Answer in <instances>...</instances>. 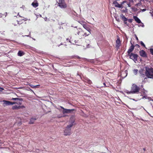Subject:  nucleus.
<instances>
[{
	"mask_svg": "<svg viewBox=\"0 0 153 153\" xmlns=\"http://www.w3.org/2000/svg\"><path fill=\"white\" fill-rule=\"evenodd\" d=\"M145 75L148 78L153 79V68L148 67H145Z\"/></svg>",
	"mask_w": 153,
	"mask_h": 153,
	"instance_id": "obj_1",
	"label": "nucleus"
},
{
	"mask_svg": "<svg viewBox=\"0 0 153 153\" xmlns=\"http://www.w3.org/2000/svg\"><path fill=\"white\" fill-rule=\"evenodd\" d=\"M139 88L136 85L134 84L131 87V91L126 90L125 91V92L128 94L135 93L137 94L139 92Z\"/></svg>",
	"mask_w": 153,
	"mask_h": 153,
	"instance_id": "obj_2",
	"label": "nucleus"
},
{
	"mask_svg": "<svg viewBox=\"0 0 153 153\" xmlns=\"http://www.w3.org/2000/svg\"><path fill=\"white\" fill-rule=\"evenodd\" d=\"M73 123L68 125L64 130V134L65 135H69L71 134V128L73 125Z\"/></svg>",
	"mask_w": 153,
	"mask_h": 153,
	"instance_id": "obj_3",
	"label": "nucleus"
},
{
	"mask_svg": "<svg viewBox=\"0 0 153 153\" xmlns=\"http://www.w3.org/2000/svg\"><path fill=\"white\" fill-rule=\"evenodd\" d=\"M59 6L61 8H65L67 7V5L64 0H56Z\"/></svg>",
	"mask_w": 153,
	"mask_h": 153,
	"instance_id": "obj_4",
	"label": "nucleus"
},
{
	"mask_svg": "<svg viewBox=\"0 0 153 153\" xmlns=\"http://www.w3.org/2000/svg\"><path fill=\"white\" fill-rule=\"evenodd\" d=\"M129 58L132 59L135 62H136L137 60V58L138 56L137 55L134 53H131L130 54H129Z\"/></svg>",
	"mask_w": 153,
	"mask_h": 153,
	"instance_id": "obj_5",
	"label": "nucleus"
},
{
	"mask_svg": "<svg viewBox=\"0 0 153 153\" xmlns=\"http://www.w3.org/2000/svg\"><path fill=\"white\" fill-rule=\"evenodd\" d=\"M3 105L4 106L10 105H13L15 103V102H12L9 101L4 100H3Z\"/></svg>",
	"mask_w": 153,
	"mask_h": 153,
	"instance_id": "obj_6",
	"label": "nucleus"
},
{
	"mask_svg": "<svg viewBox=\"0 0 153 153\" xmlns=\"http://www.w3.org/2000/svg\"><path fill=\"white\" fill-rule=\"evenodd\" d=\"M140 55L143 58H146L147 55L146 52L143 50H141L139 51Z\"/></svg>",
	"mask_w": 153,
	"mask_h": 153,
	"instance_id": "obj_7",
	"label": "nucleus"
},
{
	"mask_svg": "<svg viewBox=\"0 0 153 153\" xmlns=\"http://www.w3.org/2000/svg\"><path fill=\"white\" fill-rule=\"evenodd\" d=\"M74 110L73 109H65L64 110L62 111V113L63 114L65 113H71L72 111H74Z\"/></svg>",
	"mask_w": 153,
	"mask_h": 153,
	"instance_id": "obj_8",
	"label": "nucleus"
},
{
	"mask_svg": "<svg viewBox=\"0 0 153 153\" xmlns=\"http://www.w3.org/2000/svg\"><path fill=\"white\" fill-rule=\"evenodd\" d=\"M79 22L82 25L83 27L85 29L87 30L89 33H91V30L89 28H88L84 24H82V22Z\"/></svg>",
	"mask_w": 153,
	"mask_h": 153,
	"instance_id": "obj_9",
	"label": "nucleus"
},
{
	"mask_svg": "<svg viewBox=\"0 0 153 153\" xmlns=\"http://www.w3.org/2000/svg\"><path fill=\"white\" fill-rule=\"evenodd\" d=\"M121 45L120 41L119 38H118L116 41V46L117 48H119Z\"/></svg>",
	"mask_w": 153,
	"mask_h": 153,
	"instance_id": "obj_10",
	"label": "nucleus"
},
{
	"mask_svg": "<svg viewBox=\"0 0 153 153\" xmlns=\"http://www.w3.org/2000/svg\"><path fill=\"white\" fill-rule=\"evenodd\" d=\"M37 119L36 117H32L30 119V120L29 122V124H33L35 120Z\"/></svg>",
	"mask_w": 153,
	"mask_h": 153,
	"instance_id": "obj_11",
	"label": "nucleus"
},
{
	"mask_svg": "<svg viewBox=\"0 0 153 153\" xmlns=\"http://www.w3.org/2000/svg\"><path fill=\"white\" fill-rule=\"evenodd\" d=\"M31 5L33 7L36 8L38 6V3L36 1H35L32 3Z\"/></svg>",
	"mask_w": 153,
	"mask_h": 153,
	"instance_id": "obj_12",
	"label": "nucleus"
},
{
	"mask_svg": "<svg viewBox=\"0 0 153 153\" xmlns=\"http://www.w3.org/2000/svg\"><path fill=\"white\" fill-rule=\"evenodd\" d=\"M134 19L138 23H141V22L140 20L137 16H134L133 17Z\"/></svg>",
	"mask_w": 153,
	"mask_h": 153,
	"instance_id": "obj_13",
	"label": "nucleus"
},
{
	"mask_svg": "<svg viewBox=\"0 0 153 153\" xmlns=\"http://www.w3.org/2000/svg\"><path fill=\"white\" fill-rule=\"evenodd\" d=\"M115 4V6L117 7H118L119 8H122L123 7L120 4L117 2H116L115 3L114 2Z\"/></svg>",
	"mask_w": 153,
	"mask_h": 153,
	"instance_id": "obj_14",
	"label": "nucleus"
},
{
	"mask_svg": "<svg viewBox=\"0 0 153 153\" xmlns=\"http://www.w3.org/2000/svg\"><path fill=\"white\" fill-rule=\"evenodd\" d=\"M142 92L144 96H143L142 98L143 99L144 98H146L147 96L146 95V92H147V91H145L144 89H142Z\"/></svg>",
	"mask_w": 153,
	"mask_h": 153,
	"instance_id": "obj_15",
	"label": "nucleus"
},
{
	"mask_svg": "<svg viewBox=\"0 0 153 153\" xmlns=\"http://www.w3.org/2000/svg\"><path fill=\"white\" fill-rule=\"evenodd\" d=\"M18 54L19 56H21L24 54V53L22 51H20L18 52Z\"/></svg>",
	"mask_w": 153,
	"mask_h": 153,
	"instance_id": "obj_16",
	"label": "nucleus"
},
{
	"mask_svg": "<svg viewBox=\"0 0 153 153\" xmlns=\"http://www.w3.org/2000/svg\"><path fill=\"white\" fill-rule=\"evenodd\" d=\"M122 4H124V5H125V6L127 5L129 7H130L131 6L130 3H128L125 1H123L122 3Z\"/></svg>",
	"mask_w": 153,
	"mask_h": 153,
	"instance_id": "obj_17",
	"label": "nucleus"
},
{
	"mask_svg": "<svg viewBox=\"0 0 153 153\" xmlns=\"http://www.w3.org/2000/svg\"><path fill=\"white\" fill-rule=\"evenodd\" d=\"M134 48H129L128 51V55L129 56V54H130L131 53V52L133 51Z\"/></svg>",
	"mask_w": 153,
	"mask_h": 153,
	"instance_id": "obj_18",
	"label": "nucleus"
},
{
	"mask_svg": "<svg viewBox=\"0 0 153 153\" xmlns=\"http://www.w3.org/2000/svg\"><path fill=\"white\" fill-rule=\"evenodd\" d=\"M143 69H141L139 71V72L140 74V75L144 76V74H143Z\"/></svg>",
	"mask_w": 153,
	"mask_h": 153,
	"instance_id": "obj_19",
	"label": "nucleus"
},
{
	"mask_svg": "<svg viewBox=\"0 0 153 153\" xmlns=\"http://www.w3.org/2000/svg\"><path fill=\"white\" fill-rule=\"evenodd\" d=\"M20 108V107L19 106H17L16 105H15L13 106L12 108L13 109H18Z\"/></svg>",
	"mask_w": 153,
	"mask_h": 153,
	"instance_id": "obj_20",
	"label": "nucleus"
},
{
	"mask_svg": "<svg viewBox=\"0 0 153 153\" xmlns=\"http://www.w3.org/2000/svg\"><path fill=\"white\" fill-rule=\"evenodd\" d=\"M39 85H30V86L31 87V88H38V87L39 86Z\"/></svg>",
	"mask_w": 153,
	"mask_h": 153,
	"instance_id": "obj_21",
	"label": "nucleus"
},
{
	"mask_svg": "<svg viewBox=\"0 0 153 153\" xmlns=\"http://www.w3.org/2000/svg\"><path fill=\"white\" fill-rule=\"evenodd\" d=\"M91 33H89V32L88 33H85L84 34L82 35L83 36H86L89 35Z\"/></svg>",
	"mask_w": 153,
	"mask_h": 153,
	"instance_id": "obj_22",
	"label": "nucleus"
},
{
	"mask_svg": "<svg viewBox=\"0 0 153 153\" xmlns=\"http://www.w3.org/2000/svg\"><path fill=\"white\" fill-rule=\"evenodd\" d=\"M138 71L137 69H134L133 70V73L135 75H136L137 74Z\"/></svg>",
	"mask_w": 153,
	"mask_h": 153,
	"instance_id": "obj_23",
	"label": "nucleus"
},
{
	"mask_svg": "<svg viewBox=\"0 0 153 153\" xmlns=\"http://www.w3.org/2000/svg\"><path fill=\"white\" fill-rule=\"evenodd\" d=\"M121 17L124 21H126L127 20V19L125 17V16H124L122 15L121 16Z\"/></svg>",
	"mask_w": 153,
	"mask_h": 153,
	"instance_id": "obj_24",
	"label": "nucleus"
},
{
	"mask_svg": "<svg viewBox=\"0 0 153 153\" xmlns=\"http://www.w3.org/2000/svg\"><path fill=\"white\" fill-rule=\"evenodd\" d=\"M140 44L143 47H145V45L143 42H141Z\"/></svg>",
	"mask_w": 153,
	"mask_h": 153,
	"instance_id": "obj_25",
	"label": "nucleus"
},
{
	"mask_svg": "<svg viewBox=\"0 0 153 153\" xmlns=\"http://www.w3.org/2000/svg\"><path fill=\"white\" fill-rule=\"evenodd\" d=\"M12 100H19L20 99L19 98H12Z\"/></svg>",
	"mask_w": 153,
	"mask_h": 153,
	"instance_id": "obj_26",
	"label": "nucleus"
},
{
	"mask_svg": "<svg viewBox=\"0 0 153 153\" xmlns=\"http://www.w3.org/2000/svg\"><path fill=\"white\" fill-rule=\"evenodd\" d=\"M150 52H151V53L153 55V48H150Z\"/></svg>",
	"mask_w": 153,
	"mask_h": 153,
	"instance_id": "obj_27",
	"label": "nucleus"
},
{
	"mask_svg": "<svg viewBox=\"0 0 153 153\" xmlns=\"http://www.w3.org/2000/svg\"><path fill=\"white\" fill-rule=\"evenodd\" d=\"M141 5V4L140 3H138V4H136L135 6H140Z\"/></svg>",
	"mask_w": 153,
	"mask_h": 153,
	"instance_id": "obj_28",
	"label": "nucleus"
},
{
	"mask_svg": "<svg viewBox=\"0 0 153 153\" xmlns=\"http://www.w3.org/2000/svg\"><path fill=\"white\" fill-rule=\"evenodd\" d=\"M77 57L79 59H86L85 58H81L80 57H79L78 56H77Z\"/></svg>",
	"mask_w": 153,
	"mask_h": 153,
	"instance_id": "obj_29",
	"label": "nucleus"
},
{
	"mask_svg": "<svg viewBox=\"0 0 153 153\" xmlns=\"http://www.w3.org/2000/svg\"><path fill=\"white\" fill-rule=\"evenodd\" d=\"M4 90V89L3 88L0 87V91H1Z\"/></svg>",
	"mask_w": 153,
	"mask_h": 153,
	"instance_id": "obj_30",
	"label": "nucleus"
},
{
	"mask_svg": "<svg viewBox=\"0 0 153 153\" xmlns=\"http://www.w3.org/2000/svg\"><path fill=\"white\" fill-rule=\"evenodd\" d=\"M146 9H143L142 10V11L143 12H144V11H146Z\"/></svg>",
	"mask_w": 153,
	"mask_h": 153,
	"instance_id": "obj_31",
	"label": "nucleus"
},
{
	"mask_svg": "<svg viewBox=\"0 0 153 153\" xmlns=\"http://www.w3.org/2000/svg\"><path fill=\"white\" fill-rule=\"evenodd\" d=\"M150 13L152 14V16H153V10L152 11V12H150Z\"/></svg>",
	"mask_w": 153,
	"mask_h": 153,
	"instance_id": "obj_32",
	"label": "nucleus"
},
{
	"mask_svg": "<svg viewBox=\"0 0 153 153\" xmlns=\"http://www.w3.org/2000/svg\"><path fill=\"white\" fill-rule=\"evenodd\" d=\"M148 99L149 100H152V101H153V100L151 99V98H150V97H148Z\"/></svg>",
	"mask_w": 153,
	"mask_h": 153,
	"instance_id": "obj_33",
	"label": "nucleus"
},
{
	"mask_svg": "<svg viewBox=\"0 0 153 153\" xmlns=\"http://www.w3.org/2000/svg\"><path fill=\"white\" fill-rule=\"evenodd\" d=\"M45 21H47L48 20L47 18V17L45 18Z\"/></svg>",
	"mask_w": 153,
	"mask_h": 153,
	"instance_id": "obj_34",
	"label": "nucleus"
},
{
	"mask_svg": "<svg viewBox=\"0 0 153 153\" xmlns=\"http://www.w3.org/2000/svg\"><path fill=\"white\" fill-rule=\"evenodd\" d=\"M60 107L62 109H63V110H64V109H65L64 108H63V107L61 106H60Z\"/></svg>",
	"mask_w": 153,
	"mask_h": 153,
	"instance_id": "obj_35",
	"label": "nucleus"
},
{
	"mask_svg": "<svg viewBox=\"0 0 153 153\" xmlns=\"http://www.w3.org/2000/svg\"><path fill=\"white\" fill-rule=\"evenodd\" d=\"M88 82L89 83H91V81L90 80H89L88 81Z\"/></svg>",
	"mask_w": 153,
	"mask_h": 153,
	"instance_id": "obj_36",
	"label": "nucleus"
},
{
	"mask_svg": "<svg viewBox=\"0 0 153 153\" xmlns=\"http://www.w3.org/2000/svg\"><path fill=\"white\" fill-rule=\"evenodd\" d=\"M135 37H136L137 40H138V38L136 36V35L135 36Z\"/></svg>",
	"mask_w": 153,
	"mask_h": 153,
	"instance_id": "obj_37",
	"label": "nucleus"
},
{
	"mask_svg": "<svg viewBox=\"0 0 153 153\" xmlns=\"http://www.w3.org/2000/svg\"><path fill=\"white\" fill-rule=\"evenodd\" d=\"M103 84L105 86V87H107V86H106V85H105V83H104Z\"/></svg>",
	"mask_w": 153,
	"mask_h": 153,
	"instance_id": "obj_38",
	"label": "nucleus"
},
{
	"mask_svg": "<svg viewBox=\"0 0 153 153\" xmlns=\"http://www.w3.org/2000/svg\"><path fill=\"white\" fill-rule=\"evenodd\" d=\"M141 26L142 27H144V25H143V24H142V25H141Z\"/></svg>",
	"mask_w": 153,
	"mask_h": 153,
	"instance_id": "obj_39",
	"label": "nucleus"
},
{
	"mask_svg": "<svg viewBox=\"0 0 153 153\" xmlns=\"http://www.w3.org/2000/svg\"><path fill=\"white\" fill-rule=\"evenodd\" d=\"M130 1L131 2H133V0H131Z\"/></svg>",
	"mask_w": 153,
	"mask_h": 153,
	"instance_id": "obj_40",
	"label": "nucleus"
},
{
	"mask_svg": "<svg viewBox=\"0 0 153 153\" xmlns=\"http://www.w3.org/2000/svg\"><path fill=\"white\" fill-rule=\"evenodd\" d=\"M137 8L135 9L134 11H137Z\"/></svg>",
	"mask_w": 153,
	"mask_h": 153,
	"instance_id": "obj_41",
	"label": "nucleus"
},
{
	"mask_svg": "<svg viewBox=\"0 0 153 153\" xmlns=\"http://www.w3.org/2000/svg\"><path fill=\"white\" fill-rule=\"evenodd\" d=\"M79 34H80V32H79L78 33V35H79Z\"/></svg>",
	"mask_w": 153,
	"mask_h": 153,
	"instance_id": "obj_42",
	"label": "nucleus"
},
{
	"mask_svg": "<svg viewBox=\"0 0 153 153\" xmlns=\"http://www.w3.org/2000/svg\"><path fill=\"white\" fill-rule=\"evenodd\" d=\"M136 47H137L138 46H139V45H136Z\"/></svg>",
	"mask_w": 153,
	"mask_h": 153,
	"instance_id": "obj_43",
	"label": "nucleus"
},
{
	"mask_svg": "<svg viewBox=\"0 0 153 153\" xmlns=\"http://www.w3.org/2000/svg\"><path fill=\"white\" fill-rule=\"evenodd\" d=\"M144 150H145V149H144Z\"/></svg>",
	"mask_w": 153,
	"mask_h": 153,
	"instance_id": "obj_44",
	"label": "nucleus"
}]
</instances>
